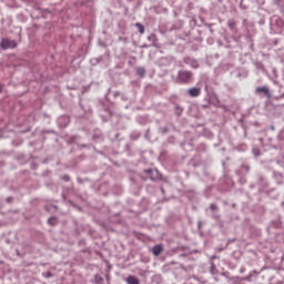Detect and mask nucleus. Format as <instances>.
<instances>
[{
	"label": "nucleus",
	"instance_id": "obj_7",
	"mask_svg": "<svg viewBox=\"0 0 284 284\" xmlns=\"http://www.w3.org/2000/svg\"><path fill=\"white\" fill-rule=\"evenodd\" d=\"M138 77H141V79H143V77H145V68L143 67H139L136 70H135Z\"/></svg>",
	"mask_w": 284,
	"mask_h": 284
},
{
	"label": "nucleus",
	"instance_id": "obj_6",
	"mask_svg": "<svg viewBox=\"0 0 284 284\" xmlns=\"http://www.w3.org/2000/svg\"><path fill=\"white\" fill-rule=\"evenodd\" d=\"M126 283L128 284H141V282L135 276H132V275H129L126 277Z\"/></svg>",
	"mask_w": 284,
	"mask_h": 284
},
{
	"label": "nucleus",
	"instance_id": "obj_5",
	"mask_svg": "<svg viewBox=\"0 0 284 284\" xmlns=\"http://www.w3.org/2000/svg\"><path fill=\"white\" fill-rule=\"evenodd\" d=\"M190 97H201V89L200 88H191L189 89Z\"/></svg>",
	"mask_w": 284,
	"mask_h": 284
},
{
	"label": "nucleus",
	"instance_id": "obj_10",
	"mask_svg": "<svg viewBox=\"0 0 284 284\" xmlns=\"http://www.w3.org/2000/svg\"><path fill=\"white\" fill-rule=\"evenodd\" d=\"M210 209L212 210V212H216L217 206H216V204H211V205H210Z\"/></svg>",
	"mask_w": 284,
	"mask_h": 284
},
{
	"label": "nucleus",
	"instance_id": "obj_4",
	"mask_svg": "<svg viewBox=\"0 0 284 284\" xmlns=\"http://www.w3.org/2000/svg\"><path fill=\"white\" fill-rule=\"evenodd\" d=\"M152 253L154 256H161V254L163 253V245L161 244L154 245L152 248Z\"/></svg>",
	"mask_w": 284,
	"mask_h": 284
},
{
	"label": "nucleus",
	"instance_id": "obj_12",
	"mask_svg": "<svg viewBox=\"0 0 284 284\" xmlns=\"http://www.w3.org/2000/svg\"><path fill=\"white\" fill-rule=\"evenodd\" d=\"M230 28H234V22H230Z\"/></svg>",
	"mask_w": 284,
	"mask_h": 284
},
{
	"label": "nucleus",
	"instance_id": "obj_3",
	"mask_svg": "<svg viewBox=\"0 0 284 284\" xmlns=\"http://www.w3.org/2000/svg\"><path fill=\"white\" fill-rule=\"evenodd\" d=\"M255 92H257V94H261V92H262V93L265 94L268 99H270V97H272V93H270V89H267V87H257V88L255 89Z\"/></svg>",
	"mask_w": 284,
	"mask_h": 284
},
{
	"label": "nucleus",
	"instance_id": "obj_13",
	"mask_svg": "<svg viewBox=\"0 0 284 284\" xmlns=\"http://www.w3.org/2000/svg\"><path fill=\"white\" fill-rule=\"evenodd\" d=\"M2 90H3V87H2V85H0V92H2Z\"/></svg>",
	"mask_w": 284,
	"mask_h": 284
},
{
	"label": "nucleus",
	"instance_id": "obj_11",
	"mask_svg": "<svg viewBox=\"0 0 284 284\" xmlns=\"http://www.w3.org/2000/svg\"><path fill=\"white\" fill-rule=\"evenodd\" d=\"M192 68H199V63L194 62V63L192 64Z\"/></svg>",
	"mask_w": 284,
	"mask_h": 284
},
{
	"label": "nucleus",
	"instance_id": "obj_1",
	"mask_svg": "<svg viewBox=\"0 0 284 284\" xmlns=\"http://www.w3.org/2000/svg\"><path fill=\"white\" fill-rule=\"evenodd\" d=\"M179 81H181L182 83H190V81H192V72L180 71L179 72Z\"/></svg>",
	"mask_w": 284,
	"mask_h": 284
},
{
	"label": "nucleus",
	"instance_id": "obj_2",
	"mask_svg": "<svg viewBox=\"0 0 284 284\" xmlns=\"http://www.w3.org/2000/svg\"><path fill=\"white\" fill-rule=\"evenodd\" d=\"M0 48H2V50H8L10 48H17V42L14 40L3 39L0 43Z\"/></svg>",
	"mask_w": 284,
	"mask_h": 284
},
{
	"label": "nucleus",
	"instance_id": "obj_9",
	"mask_svg": "<svg viewBox=\"0 0 284 284\" xmlns=\"http://www.w3.org/2000/svg\"><path fill=\"white\" fill-rule=\"evenodd\" d=\"M49 224L50 225H57V217H50L49 219Z\"/></svg>",
	"mask_w": 284,
	"mask_h": 284
},
{
	"label": "nucleus",
	"instance_id": "obj_8",
	"mask_svg": "<svg viewBox=\"0 0 284 284\" xmlns=\"http://www.w3.org/2000/svg\"><path fill=\"white\" fill-rule=\"evenodd\" d=\"M135 28H138L140 34H145V27H143V24L141 23H135Z\"/></svg>",
	"mask_w": 284,
	"mask_h": 284
}]
</instances>
